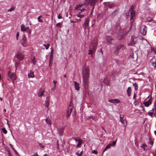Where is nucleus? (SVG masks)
I'll use <instances>...</instances> for the list:
<instances>
[{"instance_id":"4d7b16f0","label":"nucleus","mask_w":156,"mask_h":156,"mask_svg":"<svg viewBox=\"0 0 156 156\" xmlns=\"http://www.w3.org/2000/svg\"><path fill=\"white\" fill-rule=\"evenodd\" d=\"M12 149L14 150V151L16 153V154L17 153V152H16V150L14 149V148H13V147H12Z\"/></svg>"},{"instance_id":"4468645a","label":"nucleus","mask_w":156,"mask_h":156,"mask_svg":"<svg viewBox=\"0 0 156 156\" xmlns=\"http://www.w3.org/2000/svg\"><path fill=\"white\" fill-rule=\"evenodd\" d=\"M108 101L113 104H117L120 103V100L117 99H110L108 100Z\"/></svg>"},{"instance_id":"0eeeda50","label":"nucleus","mask_w":156,"mask_h":156,"mask_svg":"<svg viewBox=\"0 0 156 156\" xmlns=\"http://www.w3.org/2000/svg\"><path fill=\"white\" fill-rule=\"evenodd\" d=\"M17 59L19 61H21L24 58V55L22 53L19 52L16 55Z\"/></svg>"},{"instance_id":"603ef678","label":"nucleus","mask_w":156,"mask_h":156,"mask_svg":"<svg viewBox=\"0 0 156 156\" xmlns=\"http://www.w3.org/2000/svg\"><path fill=\"white\" fill-rule=\"evenodd\" d=\"M44 105H45V107H47L48 108V107L49 106V104H48V103H45Z\"/></svg>"},{"instance_id":"a18cd8bd","label":"nucleus","mask_w":156,"mask_h":156,"mask_svg":"<svg viewBox=\"0 0 156 156\" xmlns=\"http://www.w3.org/2000/svg\"><path fill=\"white\" fill-rule=\"evenodd\" d=\"M19 35V32H17L16 34V40H17L18 39V37Z\"/></svg>"},{"instance_id":"dca6fc26","label":"nucleus","mask_w":156,"mask_h":156,"mask_svg":"<svg viewBox=\"0 0 156 156\" xmlns=\"http://www.w3.org/2000/svg\"><path fill=\"white\" fill-rule=\"evenodd\" d=\"M64 130V129L63 127L59 128L58 129V132L60 136H62L63 135Z\"/></svg>"},{"instance_id":"2eb2a0df","label":"nucleus","mask_w":156,"mask_h":156,"mask_svg":"<svg viewBox=\"0 0 156 156\" xmlns=\"http://www.w3.org/2000/svg\"><path fill=\"white\" fill-rule=\"evenodd\" d=\"M130 11L131 16L130 19V20H132L133 19L135 15V11L133 10L132 8L130 9Z\"/></svg>"},{"instance_id":"f3484780","label":"nucleus","mask_w":156,"mask_h":156,"mask_svg":"<svg viewBox=\"0 0 156 156\" xmlns=\"http://www.w3.org/2000/svg\"><path fill=\"white\" fill-rule=\"evenodd\" d=\"M106 39L108 42L110 44H112L114 42V40L110 36H107Z\"/></svg>"},{"instance_id":"c9c22d12","label":"nucleus","mask_w":156,"mask_h":156,"mask_svg":"<svg viewBox=\"0 0 156 156\" xmlns=\"http://www.w3.org/2000/svg\"><path fill=\"white\" fill-rule=\"evenodd\" d=\"M41 17V16H38L37 18L38 21L40 23H41L43 22V20H42L41 19H40Z\"/></svg>"},{"instance_id":"8fccbe9b","label":"nucleus","mask_w":156,"mask_h":156,"mask_svg":"<svg viewBox=\"0 0 156 156\" xmlns=\"http://www.w3.org/2000/svg\"><path fill=\"white\" fill-rule=\"evenodd\" d=\"M27 33L30 34L31 33V31L30 30V29H28L27 30H26L25 31Z\"/></svg>"},{"instance_id":"58836bf2","label":"nucleus","mask_w":156,"mask_h":156,"mask_svg":"<svg viewBox=\"0 0 156 156\" xmlns=\"http://www.w3.org/2000/svg\"><path fill=\"white\" fill-rule=\"evenodd\" d=\"M15 8L14 6H13V7H12L11 8H10V9H9L8 10V12H11V11L13 10H14Z\"/></svg>"},{"instance_id":"c85d7f7f","label":"nucleus","mask_w":156,"mask_h":156,"mask_svg":"<svg viewBox=\"0 0 156 156\" xmlns=\"http://www.w3.org/2000/svg\"><path fill=\"white\" fill-rule=\"evenodd\" d=\"M112 145V144H109L107 145L106 146V147L105 148L103 152L104 153L105 151L106 150H107L108 149L110 148V147Z\"/></svg>"},{"instance_id":"a878e982","label":"nucleus","mask_w":156,"mask_h":156,"mask_svg":"<svg viewBox=\"0 0 156 156\" xmlns=\"http://www.w3.org/2000/svg\"><path fill=\"white\" fill-rule=\"evenodd\" d=\"M20 27H21V30L22 31L24 32V31H25L26 30V27L24 24H22L20 26Z\"/></svg>"},{"instance_id":"c03bdc74","label":"nucleus","mask_w":156,"mask_h":156,"mask_svg":"<svg viewBox=\"0 0 156 156\" xmlns=\"http://www.w3.org/2000/svg\"><path fill=\"white\" fill-rule=\"evenodd\" d=\"M92 153L93 154H97L98 153V152L94 150L92 151Z\"/></svg>"},{"instance_id":"f8f14e48","label":"nucleus","mask_w":156,"mask_h":156,"mask_svg":"<svg viewBox=\"0 0 156 156\" xmlns=\"http://www.w3.org/2000/svg\"><path fill=\"white\" fill-rule=\"evenodd\" d=\"M141 32L143 35H145L147 32V28L145 26L143 25L141 27Z\"/></svg>"},{"instance_id":"774afa93","label":"nucleus","mask_w":156,"mask_h":156,"mask_svg":"<svg viewBox=\"0 0 156 156\" xmlns=\"http://www.w3.org/2000/svg\"><path fill=\"white\" fill-rule=\"evenodd\" d=\"M102 129L103 130H104L105 131V132H106V130H105V129H104V128L103 127H102Z\"/></svg>"},{"instance_id":"69168bd1","label":"nucleus","mask_w":156,"mask_h":156,"mask_svg":"<svg viewBox=\"0 0 156 156\" xmlns=\"http://www.w3.org/2000/svg\"><path fill=\"white\" fill-rule=\"evenodd\" d=\"M150 145H152L153 144V142H150Z\"/></svg>"},{"instance_id":"1a4fd4ad","label":"nucleus","mask_w":156,"mask_h":156,"mask_svg":"<svg viewBox=\"0 0 156 156\" xmlns=\"http://www.w3.org/2000/svg\"><path fill=\"white\" fill-rule=\"evenodd\" d=\"M155 53L156 54V52H155ZM150 63L151 65L156 69V57H153L150 61Z\"/></svg>"},{"instance_id":"412c9836","label":"nucleus","mask_w":156,"mask_h":156,"mask_svg":"<svg viewBox=\"0 0 156 156\" xmlns=\"http://www.w3.org/2000/svg\"><path fill=\"white\" fill-rule=\"evenodd\" d=\"M83 143V141L82 139H81L78 142V143L77 144L76 147L77 148H80L81 147V145Z\"/></svg>"},{"instance_id":"f03ea898","label":"nucleus","mask_w":156,"mask_h":156,"mask_svg":"<svg viewBox=\"0 0 156 156\" xmlns=\"http://www.w3.org/2000/svg\"><path fill=\"white\" fill-rule=\"evenodd\" d=\"M98 41L96 39H95L92 41L89 46L88 54L92 55L95 51L97 48V44Z\"/></svg>"},{"instance_id":"a211bd4d","label":"nucleus","mask_w":156,"mask_h":156,"mask_svg":"<svg viewBox=\"0 0 156 156\" xmlns=\"http://www.w3.org/2000/svg\"><path fill=\"white\" fill-rule=\"evenodd\" d=\"M72 107L70 105V107L69 106V109L67 110V117H69L70 115L72 112Z\"/></svg>"},{"instance_id":"f257e3e1","label":"nucleus","mask_w":156,"mask_h":156,"mask_svg":"<svg viewBox=\"0 0 156 156\" xmlns=\"http://www.w3.org/2000/svg\"><path fill=\"white\" fill-rule=\"evenodd\" d=\"M90 72V70L89 66H86L83 68V82L85 86L86 87L87 86L89 83Z\"/></svg>"},{"instance_id":"39448f33","label":"nucleus","mask_w":156,"mask_h":156,"mask_svg":"<svg viewBox=\"0 0 156 156\" xmlns=\"http://www.w3.org/2000/svg\"><path fill=\"white\" fill-rule=\"evenodd\" d=\"M21 43L23 47H27L28 45L27 38L25 35L23 36L21 41Z\"/></svg>"},{"instance_id":"09e8293b","label":"nucleus","mask_w":156,"mask_h":156,"mask_svg":"<svg viewBox=\"0 0 156 156\" xmlns=\"http://www.w3.org/2000/svg\"><path fill=\"white\" fill-rule=\"evenodd\" d=\"M38 144H39L41 148H43L44 147V146L41 143L38 142Z\"/></svg>"},{"instance_id":"c756f323","label":"nucleus","mask_w":156,"mask_h":156,"mask_svg":"<svg viewBox=\"0 0 156 156\" xmlns=\"http://www.w3.org/2000/svg\"><path fill=\"white\" fill-rule=\"evenodd\" d=\"M135 101L134 103V105L136 106L139 104L140 101L139 100H136V99H135Z\"/></svg>"},{"instance_id":"49530a36","label":"nucleus","mask_w":156,"mask_h":156,"mask_svg":"<svg viewBox=\"0 0 156 156\" xmlns=\"http://www.w3.org/2000/svg\"><path fill=\"white\" fill-rule=\"evenodd\" d=\"M85 10V9L84 8H82V9H81L80 12H79V13L80 14L81 13L83 12Z\"/></svg>"},{"instance_id":"20e7f679","label":"nucleus","mask_w":156,"mask_h":156,"mask_svg":"<svg viewBox=\"0 0 156 156\" xmlns=\"http://www.w3.org/2000/svg\"><path fill=\"white\" fill-rule=\"evenodd\" d=\"M124 115H120L119 121L122 124H124V126L125 127H126L127 125V122L126 119H124Z\"/></svg>"},{"instance_id":"f704fd0d","label":"nucleus","mask_w":156,"mask_h":156,"mask_svg":"<svg viewBox=\"0 0 156 156\" xmlns=\"http://www.w3.org/2000/svg\"><path fill=\"white\" fill-rule=\"evenodd\" d=\"M56 145H57V149L59 150V151H60V149L59 147V144L58 143V140H57V142H56Z\"/></svg>"},{"instance_id":"72a5a7b5","label":"nucleus","mask_w":156,"mask_h":156,"mask_svg":"<svg viewBox=\"0 0 156 156\" xmlns=\"http://www.w3.org/2000/svg\"><path fill=\"white\" fill-rule=\"evenodd\" d=\"M2 131L5 134H6L7 133V131L5 128H2Z\"/></svg>"},{"instance_id":"6ab92c4d","label":"nucleus","mask_w":156,"mask_h":156,"mask_svg":"<svg viewBox=\"0 0 156 156\" xmlns=\"http://www.w3.org/2000/svg\"><path fill=\"white\" fill-rule=\"evenodd\" d=\"M74 87L76 90H79L80 89L79 84L76 81H74Z\"/></svg>"},{"instance_id":"3c124183","label":"nucleus","mask_w":156,"mask_h":156,"mask_svg":"<svg viewBox=\"0 0 156 156\" xmlns=\"http://www.w3.org/2000/svg\"><path fill=\"white\" fill-rule=\"evenodd\" d=\"M56 87V85H54V86H53V87L51 88V90L52 91L55 90V89Z\"/></svg>"},{"instance_id":"cd10ccee","label":"nucleus","mask_w":156,"mask_h":156,"mask_svg":"<svg viewBox=\"0 0 156 156\" xmlns=\"http://www.w3.org/2000/svg\"><path fill=\"white\" fill-rule=\"evenodd\" d=\"M81 19H76L74 20H71L70 22L72 23H77L80 21Z\"/></svg>"},{"instance_id":"423d86ee","label":"nucleus","mask_w":156,"mask_h":156,"mask_svg":"<svg viewBox=\"0 0 156 156\" xmlns=\"http://www.w3.org/2000/svg\"><path fill=\"white\" fill-rule=\"evenodd\" d=\"M125 48L124 46L122 44H121L118 46L115 50V53L118 55L119 53V51L120 49L123 50Z\"/></svg>"},{"instance_id":"7c9ffc66","label":"nucleus","mask_w":156,"mask_h":156,"mask_svg":"<svg viewBox=\"0 0 156 156\" xmlns=\"http://www.w3.org/2000/svg\"><path fill=\"white\" fill-rule=\"evenodd\" d=\"M43 46H44L46 48V50H47L49 48L50 46V44H48L47 45L45 44H43Z\"/></svg>"},{"instance_id":"2f4dec72","label":"nucleus","mask_w":156,"mask_h":156,"mask_svg":"<svg viewBox=\"0 0 156 156\" xmlns=\"http://www.w3.org/2000/svg\"><path fill=\"white\" fill-rule=\"evenodd\" d=\"M73 139L76 142H78L81 139H80V138L78 137H76L75 138H74Z\"/></svg>"},{"instance_id":"bb28decb","label":"nucleus","mask_w":156,"mask_h":156,"mask_svg":"<svg viewBox=\"0 0 156 156\" xmlns=\"http://www.w3.org/2000/svg\"><path fill=\"white\" fill-rule=\"evenodd\" d=\"M83 5H80L76 7V10L78 11H80L81 10V8L83 6Z\"/></svg>"},{"instance_id":"de8ad7c7","label":"nucleus","mask_w":156,"mask_h":156,"mask_svg":"<svg viewBox=\"0 0 156 156\" xmlns=\"http://www.w3.org/2000/svg\"><path fill=\"white\" fill-rule=\"evenodd\" d=\"M116 140H115L113 141L112 142V146H114L116 144Z\"/></svg>"},{"instance_id":"393cba45","label":"nucleus","mask_w":156,"mask_h":156,"mask_svg":"<svg viewBox=\"0 0 156 156\" xmlns=\"http://www.w3.org/2000/svg\"><path fill=\"white\" fill-rule=\"evenodd\" d=\"M131 92V88L130 87H129L127 90V93L128 96L129 97L130 95Z\"/></svg>"},{"instance_id":"ddd939ff","label":"nucleus","mask_w":156,"mask_h":156,"mask_svg":"<svg viewBox=\"0 0 156 156\" xmlns=\"http://www.w3.org/2000/svg\"><path fill=\"white\" fill-rule=\"evenodd\" d=\"M95 2V0H85V4L86 5L90 4L91 5H93Z\"/></svg>"},{"instance_id":"5fc2aeb1","label":"nucleus","mask_w":156,"mask_h":156,"mask_svg":"<svg viewBox=\"0 0 156 156\" xmlns=\"http://www.w3.org/2000/svg\"><path fill=\"white\" fill-rule=\"evenodd\" d=\"M60 24H61L60 23H58L56 24V26L57 27H59V26L60 25Z\"/></svg>"},{"instance_id":"ea45409f","label":"nucleus","mask_w":156,"mask_h":156,"mask_svg":"<svg viewBox=\"0 0 156 156\" xmlns=\"http://www.w3.org/2000/svg\"><path fill=\"white\" fill-rule=\"evenodd\" d=\"M77 16L78 17H79L80 18H83L84 16V15H80V14L79 13L77 15Z\"/></svg>"},{"instance_id":"4be33fe9","label":"nucleus","mask_w":156,"mask_h":156,"mask_svg":"<svg viewBox=\"0 0 156 156\" xmlns=\"http://www.w3.org/2000/svg\"><path fill=\"white\" fill-rule=\"evenodd\" d=\"M104 83L106 85H108L110 82V80L108 78H105L104 80Z\"/></svg>"},{"instance_id":"6e6d98bb","label":"nucleus","mask_w":156,"mask_h":156,"mask_svg":"<svg viewBox=\"0 0 156 156\" xmlns=\"http://www.w3.org/2000/svg\"><path fill=\"white\" fill-rule=\"evenodd\" d=\"M58 19H60L62 18V16H60V14L58 16Z\"/></svg>"},{"instance_id":"a19ab883","label":"nucleus","mask_w":156,"mask_h":156,"mask_svg":"<svg viewBox=\"0 0 156 156\" xmlns=\"http://www.w3.org/2000/svg\"><path fill=\"white\" fill-rule=\"evenodd\" d=\"M92 119L93 120H95V117L94 116H89L88 118H87V119Z\"/></svg>"},{"instance_id":"79ce46f5","label":"nucleus","mask_w":156,"mask_h":156,"mask_svg":"<svg viewBox=\"0 0 156 156\" xmlns=\"http://www.w3.org/2000/svg\"><path fill=\"white\" fill-rule=\"evenodd\" d=\"M32 62L34 65H35L36 63V62L35 60V58L34 57L33 58H32Z\"/></svg>"},{"instance_id":"bf43d9fd","label":"nucleus","mask_w":156,"mask_h":156,"mask_svg":"<svg viewBox=\"0 0 156 156\" xmlns=\"http://www.w3.org/2000/svg\"><path fill=\"white\" fill-rule=\"evenodd\" d=\"M53 49H51V55H53Z\"/></svg>"},{"instance_id":"e2e57ef3","label":"nucleus","mask_w":156,"mask_h":156,"mask_svg":"<svg viewBox=\"0 0 156 156\" xmlns=\"http://www.w3.org/2000/svg\"><path fill=\"white\" fill-rule=\"evenodd\" d=\"M146 147V145L144 144H143L142 145V146H141V147L144 148V147Z\"/></svg>"},{"instance_id":"0e129e2a","label":"nucleus","mask_w":156,"mask_h":156,"mask_svg":"<svg viewBox=\"0 0 156 156\" xmlns=\"http://www.w3.org/2000/svg\"><path fill=\"white\" fill-rule=\"evenodd\" d=\"M19 64V63H18L17 64V63L15 64V65L16 69V67L17 66V65H18Z\"/></svg>"},{"instance_id":"473e14b6","label":"nucleus","mask_w":156,"mask_h":156,"mask_svg":"<svg viewBox=\"0 0 156 156\" xmlns=\"http://www.w3.org/2000/svg\"><path fill=\"white\" fill-rule=\"evenodd\" d=\"M45 103H48V104H49V97H47L46 99Z\"/></svg>"},{"instance_id":"aec40b11","label":"nucleus","mask_w":156,"mask_h":156,"mask_svg":"<svg viewBox=\"0 0 156 156\" xmlns=\"http://www.w3.org/2000/svg\"><path fill=\"white\" fill-rule=\"evenodd\" d=\"M151 101L150 100H149L145 102L144 104L145 106L147 107L151 104Z\"/></svg>"},{"instance_id":"338daca9","label":"nucleus","mask_w":156,"mask_h":156,"mask_svg":"<svg viewBox=\"0 0 156 156\" xmlns=\"http://www.w3.org/2000/svg\"><path fill=\"white\" fill-rule=\"evenodd\" d=\"M136 95L134 94V95H133V99H134L135 100V98H136Z\"/></svg>"},{"instance_id":"4c0bfd02","label":"nucleus","mask_w":156,"mask_h":156,"mask_svg":"<svg viewBox=\"0 0 156 156\" xmlns=\"http://www.w3.org/2000/svg\"><path fill=\"white\" fill-rule=\"evenodd\" d=\"M133 86L135 87V89L137 90L138 88V86L136 83H134L133 84Z\"/></svg>"},{"instance_id":"37998d69","label":"nucleus","mask_w":156,"mask_h":156,"mask_svg":"<svg viewBox=\"0 0 156 156\" xmlns=\"http://www.w3.org/2000/svg\"><path fill=\"white\" fill-rule=\"evenodd\" d=\"M148 114L151 117H152L153 114V113L152 112H149Z\"/></svg>"},{"instance_id":"9d476101","label":"nucleus","mask_w":156,"mask_h":156,"mask_svg":"<svg viewBox=\"0 0 156 156\" xmlns=\"http://www.w3.org/2000/svg\"><path fill=\"white\" fill-rule=\"evenodd\" d=\"M89 19L88 18H87L85 19L84 22L83 24V28L84 29H87L89 26Z\"/></svg>"},{"instance_id":"864d4df0","label":"nucleus","mask_w":156,"mask_h":156,"mask_svg":"<svg viewBox=\"0 0 156 156\" xmlns=\"http://www.w3.org/2000/svg\"><path fill=\"white\" fill-rule=\"evenodd\" d=\"M30 156H38V154L37 153H35L34 154Z\"/></svg>"},{"instance_id":"6e6552de","label":"nucleus","mask_w":156,"mask_h":156,"mask_svg":"<svg viewBox=\"0 0 156 156\" xmlns=\"http://www.w3.org/2000/svg\"><path fill=\"white\" fill-rule=\"evenodd\" d=\"M45 92L44 90L42 88H41L38 92L37 93V96L38 97H41L42 96H44V93Z\"/></svg>"},{"instance_id":"7ed1b4c3","label":"nucleus","mask_w":156,"mask_h":156,"mask_svg":"<svg viewBox=\"0 0 156 156\" xmlns=\"http://www.w3.org/2000/svg\"><path fill=\"white\" fill-rule=\"evenodd\" d=\"M8 76L11 80H12L13 83H14V80L17 78L16 74L14 73H12L11 71H9L8 73Z\"/></svg>"},{"instance_id":"680f3d73","label":"nucleus","mask_w":156,"mask_h":156,"mask_svg":"<svg viewBox=\"0 0 156 156\" xmlns=\"http://www.w3.org/2000/svg\"><path fill=\"white\" fill-rule=\"evenodd\" d=\"M124 36H123L121 38L118 37V39L119 40H121L122 38Z\"/></svg>"},{"instance_id":"e433bc0d","label":"nucleus","mask_w":156,"mask_h":156,"mask_svg":"<svg viewBox=\"0 0 156 156\" xmlns=\"http://www.w3.org/2000/svg\"><path fill=\"white\" fill-rule=\"evenodd\" d=\"M45 122L47 123L48 124L51 125L50 120L48 118H47L45 119Z\"/></svg>"},{"instance_id":"052dcab7","label":"nucleus","mask_w":156,"mask_h":156,"mask_svg":"<svg viewBox=\"0 0 156 156\" xmlns=\"http://www.w3.org/2000/svg\"><path fill=\"white\" fill-rule=\"evenodd\" d=\"M53 83L54 84V85H56L57 82L55 81V80H53Z\"/></svg>"},{"instance_id":"9b49d317","label":"nucleus","mask_w":156,"mask_h":156,"mask_svg":"<svg viewBox=\"0 0 156 156\" xmlns=\"http://www.w3.org/2000/svg\"><path fill=\"white\" fill-rule=\"evenodd\" d=\"M136 41L137 38L134 36H132L131 37V41L130 42V43L128 44V45H132L135 44L136 43Z\"/></svg>"},{"instance_id":"b1692460","label":"nucleus","mask_w":156,"mask_h":156,"mask_svg":"<svg viewBox=\"0 0 156 156\" xmlns=\"http://www.w3.org/2000/svg\"><path fill=\"white\" fill-rule=\"evenodd\" d=\"M28 77L30 78H34V73L33 72H30V73L28 74Z\"/></svg>"},{"instance_id":"13d9d810","label":"nucleus","mask_w":156,"mask_h":156,"mask_svg":"<svg viewBox=\"0 0 156 156\" xmlns=\"http://www.w3.org/2000/svg\"><path fill=\"white\" fill-rule=\"evenodd\" d=\"M76 154L78 156H79V151H77L76 152Z\"/></svg>"},{"instance_id":"5701e85b","label":"nucleus","mask_w":156,"mask_h":156,"mask_svg":"<svg viewBox=\"0 0 156 156\" xmlns=\"http://www.w3.org/2000/svg\"><path fill=\"white\" fill-rule=\"evenodd\" d=\"M105 4L110 8H112L114 7L113 4H111L109 2H105Z\"/></svg>"}]
</instances>
